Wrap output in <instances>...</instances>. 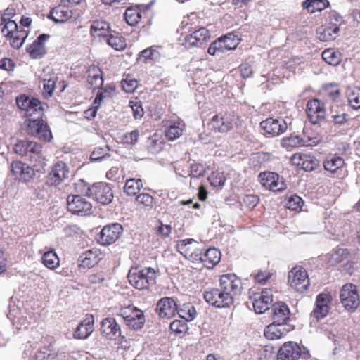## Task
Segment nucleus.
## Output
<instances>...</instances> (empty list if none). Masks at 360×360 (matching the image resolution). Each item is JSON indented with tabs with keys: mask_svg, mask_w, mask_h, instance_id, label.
I'll list each match as a JSON object with an SVG mask.
<instances>
[{
	"mask_svg": "<svg viewBox=\"0 0 360 360\" xmlns=\"http://www.w3.org/2000/svg\"><path fill=\"white\" fill-rule=\"evenodd\" d=\"M149 13V7L143 5L131 6L125 10L124 18L130 26H136L142 18H146Z\"/></svg>",
	"mask_w": 360,
	"mask_h": 360,
	"instance_id": "nucleus-15",
	"label": "nucleus"
},
{
	"mask_svg": "<svg viewBox=\"0 0 360 360\" xmlns=\"http://www.w3.org/2000/svg\"><path fill=\"white\" fill-rule=\"evenodd\" d=\"M25 163L21 161H13L11 166V171L15 178L19 177Z\"/></svg>",
	"mask_w": 360,
	"mask_h": 360,
	"instance_id": "nucleus-64",
	"label": "nucleus"
},
{
	"mask_svg": "<svg viewBox=\"0 0 360 360\" xmlns=\"http://www.w3.org/2000/svg\"><path fill=\"white\" fill-rule=\"evenodd\" d=\"M122 230V225L118 223L105 226L100 233L98 241L104 245L112 244L119 238Z\"/></svg>",
	"mask_w": 360,
	"mask_h": 360,
	"instance_id": "nucleus-19",
	"label": "nucleus"
},
{
	"mask_svg": "<svg viewBox=\"0 0 360 360\" xmlns=\"http://www.w3.org/2000/svg\"><path fill=\"white\" fill-rule=\"evenodd\" d=\"M122 90H136L139 87V81L132 75H127L121 82Z\"/></svg>",
	"mask_w": 360,
	"mask_h": 360,
	"instance_id": "nucleus-47",
	"label": "nucleus"
},
{
	"mask_svg": "<svg viewBox=\"0 0 360 360\" xmlns=\"http://www.w3.org/2000/svg\"><path fill=\"white\" fill-rule=\"evenodd\" d=\"M142 186V181L140 179H128L124 185V192L128 195H136Z\"/></svg>",
	"mask_w": 360,
	"mask_h": 360,
	"instance_id": "nucleus-45",
	"label": "nucleus"
},
{
	"mask_svg": "<svg viewBox=\"0 0 360 360\" xmlns=\"http://www.w3.org/2000/svg\"><path fill=\"white\" fill-rule=\"evenodd\" d=\"M302 355L306 354L297 342H288L278 350L277 360H297Z\"/></svg>",
	"mask_w": 360,
	"mask_h": 360,
	"instance_id": "nucleus-18",
	"label": "nucleus"
},
{
	"mask_svg": "<svg viewBox=\"0 0 360 360\" xmlns=\"http://www.w3.org/2000/svg\"><path fill=\"white\" fill-rule=\"evenodd\" d=\"M341 18L340 16L333 15L326 20L324 25L317 30L318 38L321 41H331L335 40L340 32Z\"/></svg>",
	"mask_w": 360,
	"mask_h": 360,
	"instance_id": "nucleus-8",
	"label": "nucleus"
},
{
	"mask_svg": "<svg viewBox=\"0 0 360 360\" xmlns=\"http://www.w3.org/2000/svg\"><path fill=\"white\" fill-rule=\"evenodd\" d=\"M250 298L252 300V305L257 314H262L269 309V304L273 300L272 295L267 289L254 294Z\"/></svg>",
	"mask_w": 360,
	"mask_h": 360,
	"instance_id": "nucleus-23",
	"label": "nucleus"
},
{
	"mask_svg": "<svg viewBox=\"0 0 360 360\" xmlns=\"http://www.w3.org/2000/svg\"><path fill=\"white\" fill-rule=\"evenodd\" d=\"M186 324L179 320H175L170 323V329L176 333H182L185 330Z\"/></svg>",
	"mask_w": 360,
	"mask_h": 360,
	"instance_id": "nucleus-63",
	"label": "nucleus"
},
{
	"mask_svg": "<svg viewBox=\"0 0 360 360\" xmlns=\"http://www.w3.org/2000/svg\"><path fill=\"white\" fill-rule=\"evenodd\" d=\"M283 324H278L275 322L269 324L264 330V336L269 340H278L281 338L286 333V330Z\"/></svg>",
	"mask_w": 360,
	"mask_h": 360,
	"instance_id": "nucleus-33",
	"label": "nucleus"
},
{
	"mask_svg": "<svg viewBox=\"0 0 360 360\" xmlns=\"http://www.w3.org/2000/svg\"><path fill=\"white\" fill-rule=\"evenodd\" d=\"M178 314L181 319L186 321H192L196 316V311L195 307L190 303L184 304L179 309Z\"/></svg>",
	"mask_w": 360,
	"mask_h": 360,
	"instance_id": "nucleus-41",
	"label": "nucleus"
},
{
	"mask_svg": "<svg viewBox=\"0 0 360 360\" xmlns=\"http://www.w3.org/2000/svg\"><path fill=\"white\" fill-rule=\"evenodd\" d=\"M210 38L209 30L205 27H201L188 34L184 39V46L187 49L200 47Z\"/></svg>",
	"mask_w": 360,
	"mask_h": 360,
	"instance_id": "nucleus-17",
	"label": "nucleus"
},
{
	"mask_svg": "<svg viewBox=\"0 0 360 360\" xmlns=\"http://www.w3.org/2000/svg\"><path fill=\"white\" fill-rule=\"evenodd\" d=\"M302 140V146L304 147H313L316 146L321 141V138L319 136H309L304 134L301 136Z\"/></svg>",
	"mask_w": 360,
	"mask_h": 360,
	"instance_id": "nucleus-54",
	"label": "nucleus"
},
{
	"mask_svg": "<svg viewBox=\"0 0 360 360\" xmlns=\"http://www.w3.org/2000/svg\"><path fill=\"white\" fill-rule=\"evenodd\" d=\"M15 65L14 61L8 58H4L0 60V69L6 71H11L14 69Z\"/></svg>",
	"mask_w": 360,
	"mask_h": 360,
	"instance_id": "nucleus-62",
	"label": "nucleus"
},
{
	"mask_svg": "<svg viewBox=\"0 0 360 360\" xmlns=\"http://www.w3.org/2000/svg\"><path fill=\"white\" fill-rule=\"evenodd\" d=\"M331 295L328 292H321L316 297V304L330 309Z\"/></svg>",
	"mask_w": 360,
	"mask_h": 360,
	"instance_id": "nucleus-55",
	"label": "nucleus"
},
{
	"mask_svg": "<svg viewBox=\"0 0 360 360\" xmlns=\"http://www.w3.org/2000/svg\"><path fill=\"white\" fill-rule=\"evenodd\" d=\"M240 124V117L231 110L217 114L212 118L210 123L214 130L220 133H227Z\"/></svg>",
	"mask_w": 360,
	"mask_h": 360,
	"instance_id": "nucleus-4",
	"label": "nucleus"
},
{
	"mask_svg": "<svg viewBox=\"0 0 360 360\" xmlns=\"http://www.w3.org/2000/svg\"><path fill=\"white\" fill-rule=\"evenodd\" d=\"M185 129V124L183 122H174L166 130V137L169 141H174L179 139Z\"/></svg>",
	"mask_w": 360,
	"mask_h": 360,
	"instance_id": "nucleus-35",
	"label": "nucleus"
},
{
	"mask_svg": "<svg viewBox=\"0 0 360 360\" xmlns=\"http://www.w3.org/2000/svg\"><path fill=\"white\" fill-rule=\"evenodd\" d=\"M329 2L327 0H306L303 2L302 6L309 13H314L316 11H321L327 8Z\"/></svg>",
	"mask_w": 360,
	"mask_h": 360,
	"instance_id": "nucleus-40",
	"label": "nucleus"
},
{
	"mask_svg": "<svg viewBox=\"0 0 360 360\" xmlns=\"http://www.w3.org/2000/svg\"><path fill=\"white\" fill-rule=\"evenodd\" d=\"M30 161L33 163L34 171L39 173H44L46 170V161L41 154V149L37 153L33 152L30 157Z\"/></svg>",
	"mask_w": 360,
	"mask_h": 360,
	"instance_id": "nucleus-36",
	"label": "nucleus"
},
{
	"mask_svg": "<svg viewBox=\"0 0 360 360\" xmlns=\"http://www.w3.org/2000/svg\"><path fill=\"white\" fill-rule=\"evenodd\" d=\"M345 161L340 156H331L328 158L323 162V167L326 170L331 173L335 172L338 169L342 168Z\"/></svg>",
	"mask_w": 360,
	"mask_h": 360,
	"instance_id": "nucleus-39",
	"label": "nucleus"
},
{
	"mask_svg": "<svg viewBox=\"0 0 360 360\" xmlns=\"http://www.w3.org/2000/svg\"><path fill=\"white\" fill-rule=\"evenodd\" d=\"M156 311L162 319H172L177 311L176 303L172 297L161 298L157 303Z\"/></svg>",
	"mask_w": 360,
	"mask_h": 360,
	"instance_id": "nucleus-21",
	"label": "nucleus"
},
{
	"mask_svg": "<svg viewBox=\"0 0 360 360\" xmlns=\"http://www.w3.org/2000/svg\"><path fill=\"white\" fill-rule=\"evenodd\" d=\"M94 330V319L93 316H86L76 328L73 336L75 339L84 340L87 338Z\"/></svg>",
	"mask_w": 360,
	"mask_h": 360,
	"instance_id": "nucleus-28",
	"label": "nucleus"
},
{
	"mask_svg": "<svg viewBox=\"0 0 360 360\" xmlns=\"http://www.w3.org/2000/svg\"><path fill=\"white\" fill-rule=\"evenodd\" d=\"M42 148L41 146L30 141H20L13 146L14 152L20 156H31L33 152L37 153Z\"/></svg>",
	"mask_w": 360,
	"mask_h": 360,
	"instance_id": "nucleus-29",
	"label": "nucleus"
},
{
	"mask_svg": "<svg viewBox=\"0 0 360 360\" xmlns=\"http://www.w3.org/2000/svg\"><path fill=\"white\" fill-rule=\"evenodd\" d=\"M106 277V274L104 271H99L91 274L89 276V281L92 284L102 283Z\"/></svg>",
	"mask_w": 360,
	"mask_h": 360,
	"instance_id": "nucleus-59",
	"label": "nucleus"
},
{
	"mask_svg": "<svg viewBox=\"0 0 360 360\" xmlns=\"http://www.w3.org/2000/svg\"><path fill=\"white\" fill-rule=\"evenodd\" d=\"M81 184H84V189L82 191L84 195H93L96 201L103 205L112 202L113 198L112 191L111 187L107 183L100 182L94 184L92 188L84 184L83 181H81Z\"/></svg>",
	"mask_w": 360,
	"mask_h": 360,
	"instance_id": "nucleus-6",
	"label": "nucleus"
},
{
	"mask_svg": "<svg viewBox=\"0 0 360 360\" xmlns=\"http://www.w3.org/2000/svg\"><path fill=\"white\" fill-rule=\"evenodd\" d=\"M349 255V252L345 248H338L328 255V262L330 266H336Z\"/></svg>",
	"mask_w": 360,
	"mask_h": 360,
	"instance_id": "nucleus-37",
	"label": "nucleus"
},
{
	"mask_svg": "<svg viewBox=\"0 0 360 360\" xmlns=\"http://www.w3.org/2000/svg\"><path fill=\"white\" fill-rule=\"evenodd\" d=\"M1 34L13 49H19L28 37L29 30L20 28L15 22H8L2 27Z\"/></svg>",
	"mask_w": 360,
	"mask_h": 360,
	"instance_id": "nucleus-5",
	"label": "nucleus"
},
{
	"mask_svg": "<svg viewBox=\"0 0 360 360\" xmlns=\"http://www.w3.org/2000/svg\"><path fill=\"white\" fill-rule=\"evenodd\" d=\"M348 102L354 109L360 108V91H350L347 96Z\"/></svg>",
	"mask_w": 360,
	"mask_h": 360,
	"instance_id": "nucleus-56",
	"label": "nucleus"
},
{
	"mask_svg": "<svg viewBox=\"0 0 360 360\" xmlns=\"http://www.w3.org/2000/svg\"><path fill=\"white\" fill-rule=\"evenodd\" d=\"M322 58L329 65H338L341 62L340 53L333 49L323 51Z\"/></svg>",
	"mask_w": 360,
	"mask_h": 360,
	"instance_id": "nucleus-43",
	"label": "nucleus"
},
{
	"mask_svg": "<svg viewBox=\"0 0 360 360\" xmlns=\"http://www.w3.org/2000/svg\"><path fill=\"white\" fill-rule=\"evenodd\" d=\"M90 33L94 38H108L112 32L110 31V24L108 22L96 20L91 23Z\"/></svg>",
	"mask_w": 360,
	"mask_h": 360,
	"instance_id": "nucleus-31",
	"label": "nucleus"
},
{
	"mask_svg": "<svg viewBox=\"0 0 360 360\" xmlns=\"http://www.w3.org/2000/svg\"><path fill=\"white\" fill-rule=\"evenodd\" d=\"M68 209L74 214L86 216L91 214L92 205L85 197L70 195L67 198Z\"/></svg>",
	"mask_w": 360,
	"mask_h": 360,
	"instance_id": "nucleus-9",
	"label": "nucleus"
},
{
	"mask_svg": "<svg viewBox=\"0 0 360 360\" xmlns=\"http://www.w3.org/2000/svg\"><path fill=\"white\" fill-rule=\"evenodd\" d=\"M242 290L240 279L235 274L222 275L219 288H212L204 292L205 300L216 307H229L233 300L240 295Z\"/></svg>",
	"mask_w": 360,
	"mask_h": 360,
	"instance_id": "nucleus-2",
	"label": "nucleus"
},
{
	"mask_svg": "<svg viewBox=\"0 0 360 360\" xmlns=\"http://www.w3.org/2000/svg\"><path fill=\"white\" fill-rule=\"evenodd\" d=\"M272 319L278 324L285 325L290 319V309L288 305L282 302H276L272 305Z\"/></svg>",
	"mask_w": 360,
	"mask_h": 360,
	"instance_id": "nucleus-27",
	"label": "nucleus"
},
{
	"mask_svg": "<svg viewBox=\"0 0 360 360\" xmlns=\"http://www.w3.org/2000/svg\"><path fill=\"white\" fill-rule=\"evenodd\" d=\"M120 316L126 325L133 330H139L144 325L145 317L143 311L134 307H128L122 309Z\"/></svg>",
	"mask_w": 360,
	"mask_h": 360,
	"instance_id": "nucleus-10",
	"label": "nucleus"
},
{
	"mask_svg": "<svg viewBox=\"0 0 360 360\" xmlns=\"http://www.w3.org/2000/svg\"><path fill=\"white\" fill-rule=\"evenodd\" d=\"M221 259V252L217 248H209L203 252L202 262L205 267L211 269L217 265Z\"/></svg>",
	"mask_w": 360,
	"mask_h": 360,
	"instance_id": "nucleus-32",
	"label": "nucleus"
},
{
	"mask_svg": "<svg viewBox=\"0 0 360 360\" xmlns=\"http://www.w3.org/2000/svg\"><path fill=\"white\" fill-rule=\"evenodd\" d=\"M304 202L302 199L297 195H293L290 196L286 203V207L291 210L298 211L301 210L302 207L303 206Z\"/></svg>",
	"mask_w": 360,
	"mask_h": 360,
	"instance_id": "nucleus-49",
	"label": "nucleus"
},
{
	"mask_svg": "<svg viewBox=\"0 0 360 360\" xmlns=\"http://www.w3.org/2000/svg\"><path fill=\"white\" fill-rule=\"evenodd\" d=\"M306 113L309 122L314 124L323 120L326 114L323 104L317 99L308 101Z\"/></svg>",
	"mask_w": 360,
	"mask_h": 360,
	"instance_id": "nucleus-20",
	"label": "nucleus"
},
{
	"mask_svg": "<svg viewBox=\"0 0 360 360\" xmlns=\"http://www.w3.org/2000/svg\"><path fill=\"white\" fill-rule=\"evenodd\" d=\"M136 202L141 208H146L147 210L151 209L155 203L154 198L150 194L145 193L138 195L136 198Z\"/></svg>",
	"mask_w": 360,
	"mask_h": 360,
	"instance_id": "nucleus-44",
	"label": "nucleus"
},
{
	"mask_svg": "<svg viewBox=\"0 0 360 360\" xmlns=\"http://www.w3.org/2000/svg\"><path fill=\"white\" fill-rule=\"evenodd\" d=\"M259 180L263 187L273 192H281L286 188V184L283 178L274 172L260 173Z\"/></svg>",
	"mask_w": 360,
	"mask_h": 360,
	"instance_id": "nucleus-12",
	"label": "nucleus"
},
{
	"mask_svg": "<svg viewBox=\"0 0 360 360\" xmlns=\"http://www.w3.org/2000/svg\"><path fill=\"white\" fill-rule=\"evenodd\" d=\"M206 172L205 167L201 164H192L190 167V176L199 178L203 176Z\"/></svg>",
	"mask_w": 360,
	"mask_h": 360,
	"instance_id": "nucleus-52",
	"label": "nucleus"
},
{
	"mask_svg": "<svg viewBox=\"0 0 360 360\" xmlns=\"http://www.w3.org/2000/svg\"><path fill=\"white\" fill-rule=\"evenodd\" d=\"M329 309L327 307L320 306L316 304V306L311 314L312 318L316 319L317 321L323 319L327 316L329 312Z\"/></svg>",
	"mask_w": 360,
	"mask_h": 360,
	"instance_id": "nucleus-53",
	"label": "nucleus"
},
{
	"mask_svg": "<svg viewBox=\"0 0 360 360\" xmlns=\"http://www.w3.org/2000/svg\"><path fill=\"white\" fill-rule=\"evenodd\" d=\"M69 174V168L67 164L63 161H58L46 178V184L49 186H57L66 179Z\"/></svg>",
	"mask_w": 360,
	"mask_h": 360,
	"instance_id": "nucleus-16",
	"label": "nucleus"
},
{
	"mask_svg": "<svg viewBox=\"0 0 360 360\" xmlns=\"http://www.w3.org/2000/svg\"><path fill=\"white\" fill-rule=\"evenodd\" d=\"M101 333L109 340H115L121 335L120 327L114 318L108 317L101 322Z\"/></svg>",
	"mask_w": 360,
	"mask_h": 360,
	"instance_id": "nucleus-26",
	"label": "nucleus"
},
{
	"mask_svg": "<svg viewBox=\"0 0 360 360\" xmlns=\"http://www.w3.org/2000/svg\"><path fill=\"white\" fill-rule=\"evenodd\" d=\"M198 245V243L193 239H185L179 241L176 248L179 252L187 258L193 248Z\"/></svg>",
	"mask_w": 360,
	"mask_h": 360,
	"instance_id": "nucleus-38",
	"label": "nucleus"
},
{
	"mask_svg": "<svg viewBox=\"0 0 360 360\" xmlns=\"http://www.w3.org/2000/svg\"><path fill=\"white\" fill-rule=\"evenodd\" d=\"M43 264L50 269H55L59 266V258L54 251H48L42 256Z\"/></svg>",
	"mask_w": 360,
	"mask_h": 360,
	"instance_id": "nucleus-42",
	"label": "nucleus"
},
{
	"mask_svg": "<svg viewBox=\"0 0 360 360\" xmlns=\"http://www.w3.org/2000/svg\"><path fill=\"white\" fill-rule=\"evenodd\" d=\"M221 38L224 44H226L227 51L235 49L238 44V40L231 34Z\"/></svg>",
	"mask_w": 360,
	"mask_h": 360,
	"instance_id": "nucleus-58",
	"label": "nucleus"
},
{
	"mask_svg": "<svg viewBox=\"0 0 360 360\" xmlns=\"http://www.w3.org/2000/svg\"><path fill=\"white\" fill-rule=\"evenodd\" d=\"M288 283L297 291L303 292L309 285L307 272L300 266L292 268L288 274Z\"/></svg>",
	"mask_w": 360,
	"mask_h": 360,
	"instance_id": "nucleus-11",
	"label": "nucleus"
},
{
	"mask_svg": "<svg viewBox=\"0 0 360 360\" xmlns=\"http://www.w3.org/2000/svg\"><path fill=\"white\" fill-rule=\"evenodd\" d=\"M51 38L50 34H41L26 46V52L32 59L41 58L46 54V43Z\"/></svg>",
	"mask_w": 360,
	"mask_h": 360,
	"instance_id": "nucleus-13",
	"label": "nucleus"
},
{
	"mask_svg": "<svg viewBox=\"0 0 360 360\" xmlns=\"http://www.w3.org/2000/svg\"><path fill=\"white\" fill-rule=\"evenodd\" d=\"M106 155L109 156L108 150L103 148H96L91 154V160L93 161H100Z\"/></svg>",
	"mask_w": 360,
	"mask_h": 360,
	"instance_id": "nucleus-57",
	"label": "nucleus"
},
{
	"mask_svg": "<svg viewBox=\"0 0 360 360\" xmlns=\"http://www.w3.org/2000/svg\"><path fill=\"white\" fill-rule=\"evenodd\" d=\"M202 256L203 253L202 250L199 249L198 246H195L193 250L191 251V253L188 256L186 259L191 260V262H202Z\"/></svg>",
	"mask_w": 360,
	"mask_h": 360,
	"instance_id": "nucleus-61",
	"label": "nucleus"
},
{
	"mask_svg": "<svg viewBox=\"0 0 360 360\" xmlns=\"http://www.w3.org/2000/svg\"><path fill=\"white\" fill-rule=\"evenodd\" d=\"M340 302L347 311H354L360 305V295L357 287L352 283L344 285L340 292Z\"/></svg>",
	"mask_w": 360,
	"mask_h": 360,
	"instance_id": "nucleus-7",
	"label": "nucleus"
},
{
	"mask_svg": "<svg viewBox=\"0 0 360 360\" xmlns=\"http://www.w3.org/2000/svg\"><path fill=\"white\" fill-rule=\"evenodd\" d=\"M106 41L108 44L116 51H123L127 47L125 38L117 32L110 33Z\"/></svg>",
	"mask_w": 360,
	"mask_h": 360,
	"instance_id": "nucleus-34",
	"label": "nucleus"
},
{
	"mask_svg": "<svg viewBox=\"0 0 360 360\" xmlns=\"http://www.w3.org/2000/svg\"><path fill=\"white\" fill-rule=\"evenodd\" d=\"M139 135L137 129L126 133L121 137L122 143L124 145H135L138 142Z\"/></svg>",
	"mask_w": 360,
	"mask_h": 360,
	"instance_id": "nucleus-48",
	"label": "nucleus"
},
{
	"mask_svg": "<svg viewBox=\"0 0 360 360\" xmlns=\"http://www.w3.org/2000/svg\"><path fill=\"white\" fill-rule=\"evenodd\" d=\"M102 94H98L91 105V108L85 111V115L86 117H88L89 115L92 117H94L96 116L97 110L100 106L101 101H102Z\"/></svg>",
	"mask_w": 360,
	"mask_h": 360,
	"instance_id": "nucleus-50",
	"label": "nucleus"
},
{
	"mask_svg": "<svg viewBox=\"0 0 360 360\" xmlns=\"http://www.w3.org/2000/svg\"><path fill=\"white\" fill-rule=\"evenodd\" d=\"M158 53V52L156 49L152 47L147 48L140 52L138 60L143 63H147L149 61L153 60L155 56Z\"/></svg>",
	"mask_w": 360,
	"mask_h": 360,
	"instance_id": "nucleus-46",
	"label": "nucleus"
},
{
	"mask_svg": "<svg viewBox=\"0 0 360 360\" xmlns=\"http://www.w3.org/2000/svg\"><path fill=\"white\" fill-rule=\"evenodd\" d=\"M65 4H66L64 5L59 4L52 8L47 15V18L56 23H64L68 22L72 18L73 12L72 9L70 8V6Z\"/></svg>",
	"mask_w": 360,
	"mask_h": 360,
	"instance_id": "nucleus-24",
	"label": "nucleus"
},
{
	"mask_svg": "<svg viewBox=\"0 0 360 360\" xmlns=\"http://www.w3.org/2000/svg\"><path fill=\"white\" fill-rule=\"evenodd\" d=\"M260 127L264 133L271 136H276L283 134L287 128V123L282 118L269 117L261 122Z\"/></svg>",
	"mask_w": 360,
	"mask_h": 360,
	"instance_id": "nucleus-14",
	"label": "nucleus"
},
{
	"mask_svg": "<svg viewBox=\"0 0 360 360\" xmlns=\"http://www.w3.org/2000/svg\"><path fill=\"white\" fill-rule=\"evenodd\" d=\"M18 107L25 111L27 117V131L29 134L44 141H50L52 134L48 124L42 120L45 104H42L38 99L30 98L25 95L16 98Z\"/></svg>",
	"mask_w": 360,
	"mask_h": 360,
	"instance_id": "nucleus-1",
	"label": "nucleus"
},
{
	"mask_svg": "<svg viewBox=\"0 0 360 360\" xmlns=\"http://www.w3.org/2000/svg\"><path fill=\"white\" fill-rule=\"evenodd\" d=\"M101 254V252L97 249L89 250L83 252L78 258L79 266L84 268L94 266L100 261Z\"/></svg>",
	"mask_w": 360,
	"mask_h": 360,
	"instance_id": "nucleus-30",
	"label": "nucleus"
},
{
	"mask_svg": "<svg viewBox=\"0 0 360 360\" xmlns=\"http://www.w3.org/2000/svg\"><path fill=\"white\" fill-rule=\"evenodd\" d=\"M291 162L292 165L300 167L306 172L313 171L319 166L318 160L307 154H294L291 158Z\"/></svg>",
	"mask_w": 360,
	"mask_h": 360,
	"instance_id": "nucleus-25",
	"label": "nucleus"
},
{
	"mask_svg": "<svg viewBox=\"0 0 360 360\" xmlns=\"http://www.w3.org/2000/svg\"><path fill=\"white\" fill-rule=\"evenodd\" d=\"M16 14L15 8L13 7H8L1 12L2 18L4 21V25H6L8 22H15L12 20Z\"/></svg>",
	"mask_w": 360,
	"mask_h": 360,
	"instance_id": "nucleus-60",
	"label": "nucleus"
},
{
	"mask_svg": "<svg viewBox=\"0 0 360 360\" xmlns=\"http://www.w3.org/2000/svg\"><path fill=\"white\" fill-rule=\"evenodd\" d=\"M88 82L91 90H103V71L98 65L92 64L86 71ZM104 90H112V88H105Z\"/></svg>",
	"mask_w": 360,
	"mask_h": 360,
	"instance_id": "nucleus-22",
	"label": "nucleus"
},
{
	"mask_svg": "<svg viewBox=\"0 0 360 360\" xmlns=\"http://www.w3.org/2000/svg\"><path fill=\"white\" fill-rule=\"evenodd\" d=\"M129 283L138 290L148 289L155 283L157 274L154 269L146 267L139 269L131 268L127 275Z\"/></svg>",
	"mask_w": 360,
	"mask_h": 360,
	"instance_id": "nucleus-3",
	"label": "nucleus"
},
{
	"mask_svg": "<svg viewBox=\"0 0 360 360\" xmlns=\"http://www.w3.org/2000/svg\"><path fill=\"white\" fill-rule=\"evenodd\" d=\"M34 169L25 163L18 179L24 182H28L34 177Z\"/></svg>",
	"mask_w": 360,
	"mask_h": 360,
	"instance_id": "nucleus-51",
	"label": "nucleus"
}]
</instances>
